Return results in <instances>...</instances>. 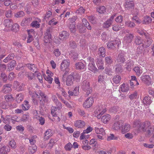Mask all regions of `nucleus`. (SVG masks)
<instances>
[{"instance_id":"c85d7f7f","label":"nucleus","mask_w":154,"mask_h":154,"mask_svg":"<svg viewBox=\"0 0 154 154\" xmlns=\"http://www.w3.org/2000/svg\"><path fill=\"white\" fill-rule=\"evenodd\" d=\"M110 119V116L109 114H106L102 116L101 120L104 123H105L108 122Z\"/></svg>"},{"instance_id":"603ef678","label":"nucleus","mask_w":154,"mask_h":154,"mask_svg":"<svg viewBox=\"0 0 154 154\" xmlns=\"http://www.w3.org/2000/svg\"><path fill=\"white\" fill-rule=\"evenodd\" d=\"M106 10V8L103 6L100 7L97 9V11L100 14L103 13Z\"/></svg>"},{"instance_id":"5fc2aeb1","label":"nucleus","mask_w":154,"mask_h":154,"mask_svg":"<svg viewBox=\"0 0 154 154\" xmlns=\"http://www.w3.org/2000/svg\"><path fill=\"white\" fill-rule=\"evenodd\" d=\"M26 75L29 80H31L34 78L35 74L34 73H29L26 74Z\"/></svg>"},{"instance_id":"ea45409f","label":"nucleus","mask_w":154,"mask_h":154,"mask_svg":"<svg viewBox=\"0 0 154 154\" xmlns=\"http://www.w3.org/2000/svg\"><path fill=\"white\" fill-rule=\"evenodd\" d=\"M24 12L22 11H20L14 14V17L17 18L23 17L25 15Z\"/></svg>"},{"instance_id":"6e6552de","label":"nucleus","mask_w":154,"mask_h":154,"mask_svg":"<svg viewBox=\"0 0 154 154\" xmlns=\"http://www.w3.org/2000/svg\"><path fill=\"white\" fill-rule=\"evenodd\" d=\"M134 37L133 34L129 33L126 34L124 38L123 42L126 44L131 43Z\"/></svg>"},{"instance_id":"052dcab7","label":"nucleus","mask_w":154,"mask_h":154,"mask_svg":"<svg viewBox=\"0 0 154 154\" xmlns=\"http://www.w3.org/2000/svg\"><path fill=\"white\" fill-rule=\"evenodd\" d=\"M89 144L91 145H92L94 147H96L98 146L97 143L95 139H91L90 141Z\"/></svg>"},{"instance_id":"4d7b16f0","label":"nucleus","mask_w":154,"mask_h":154,"mask_svg":"<svg viewBox=\"0 0 154 154\" xmlns=\"http://www.w3.org/2000/svg\"><path fill=\"white\" fill-rule=\"evenodd\" d=\"M152 21V19L149 17L146 16L144 17V22L145 23L149 24Z\"/></svg>"},{"instance_id":"79ce46f5","label":"nucleus","mask_w":154,"mask_h":154,"mask_svg":"<svg viewBox=\"0 0 154 154\" xmlns=\"http://www.w3.org/2000/svg\"><path fill=\"white\" fill-rule=\"evenodd\" d=\"M125 24L126 26L131 28L134 27L135 26L134 23L131 21H126Z\"/></svg>"},{"instance_id":"1a4fd4ad","label":"nucleus","mask_w":154,"mask_h":154,"mask_svg":"<svg viewBox=\"0 0 154 154\" xmlns=\"http://www.w3.org/2000/svg\"><path fill=\"white\" fill-rule=\"evenodd\" d=\"M94 103V100L92 97H89L85 100L83 104V107L85 108L90 107Z\"/></svg>"},{"instance_id":"473e14b6","label":"nucleus","mask_w":154,"mask_h":154,"mask_svg":"<svg viewBox=\"0 0 154 154\" xmlns=\"http://www.w3.org/2000/svg\"><path fill=\"white\" fill-rule=\"evenodd\" d=\"M96 64L99 69H104L103 63L102 60L97 59L96 61Z\"/></svg>"},{"instance_id":"c9c22d12","label":"nucleus","mask_w":154,"mask_h":154,"mask_svg":"<svg viewBox=\"0 0 154 154\" xmlns=\"http://www.w3.org/2000/svg\"><path fill=\"white\" fill-rule=\"evenodd\" d=\"M9 107V104L7 102L3 101L0 103V107L2 109H8Z\"/></svg>"},{"instance_id":"09e8293b","label":"nucleus","mask_w":154,"mask_h":154,"mask_svg":"<svg viewBox=\"0 0 154 154\" xmlns=\"http://www.w3.org/2000/svg\"><path fill=\"white\" fill-rule=\"evenodd\" d=\"M144 48H145L144 44H142V45L139 46L137 49V54H141Z\"/></svg>"},{"instance_id":"20e7f679","label":"nucleus","mask_w":154,"mask_h":154,"mask_svg":"<svg viewBox=\"0 0 154 154\" xmlns=\"http://www.w3.org/2000/svg\"><path fill=\"white\" fill-rule=\"evenodd\" d=\"M127 60L126 54L124 51H122L118 55L116 59L117 62L121 63H124Z\"/></svg>"},{"instance_id":"864d4df0","label":"nucleus","mask_w":154,"mask_h":154,"mask_svg":"<svg viewBox=\"0 0 154 154\" xmlns=\"http://www.w3.org/2000/svg\"><path fill=\"white\" fill-rule=\"evenodd\" d=\"M105 61L107 64H111L113 62V60L110 56L106 57L105 58Z\"/></svg>"},{"instance_id":"3c124183","label":"nucleus","mask_w":154,"mask_h":154,"mask_svg":"<svg viewBox=\"0 0 154 154\" xmlns=\"http://www.w3.org/2000/svg\"><path fill=\"white\" fill-rule=\"evenodd\" d=\"M116 66V71L117 72H122V66L121 64H117Z\"/></svg>"},{"instance_id":"13d9d810","label":"nucleus","mask_w":154,"mask_h":154,"mask_svg":"<svg viewBox=\"0 0 154 154\" xmlns=\"http://www.w3.org/2000/svg\"><path fill=\"white\" fill-rule=\"evenodd\" d=\"M9 145L12 149H15L16 147V143L14 140H11L9 141Z\"/></svg>"},{"instance_id":"a878e982","label":"nucleus","mask_w":154,"mask_h":154,"mask_svg":"<svg viewBox=\"0 0 154 154\" xmlns=\"http://www.w3.org/2000/svg\"><path fill=\"white\" fill-rule=\"evenodd\" d=\"M120 88L122 92H127L129 90V87L128 85L123 83L121 85Z\"/></svg>"},{"instance_id":"bf43d9fd","label":"nucleus","mask_w":154,"mask_h":154,"mask_svg":"<svg viewBox=\"0 0 154 154\" xmlns=\"http://www.w3.org/2000/svg\"><path fill=\"white\" fill-rule=\"evenodd\" d=\"M79 32L80 33H83L85 32L86 28L82 24H79Z\"/></svg>"},{"instance_id":"a211bd4d","label":"nucleus","mask_w":154,"mask_h":154,"mask_svg":"<svg viewBox=\"0 0 154 154\" xmlns=\"http://www.w3.org/2000/svg\"><path fill=\"white\" fill-rule=\"evenodd\" d=\"M74 81L73 75H72V74L69 75H68L66 81V85L68 86L72 85L73 84Z\"/></svg>"},{"instance_id":"c756f323","label":"nucleus","mask_w":154,"mask_h":154,"mask_svg":"<svg viewBox=\"0 0 154 154\" xmlns=\"http://www.w3.org/2000/svg\"><path fill=\"white\" fill-rule=\"evenodd\" d=\"M37 149V146L35 145H32L29 146V151L30 154H33L35 153Z\"/></svg>"},{"instance_id":"338daca9","label":"nucleus","mask_w":154,"mask_h":154,"mask_svg":"<svg viewBox=\"0 0 154 154\" xmlns=\"http://www.w3.org/2000/svg\"><path fill=\"white\" fill-rule=\"evenodd\" d=\"M105 79V77L104 75H100L98 77V82L100 83L102 82Z\"/></svg>"},{"instance_id":"a19ab883","label":"nucleus","mask_w":154,"mask_h":154,"mask_svg":"<svg viewBox=\"0 0 154 154\" xmlns=\"http://www.w3.org/2000/svg\"><path fill=\"white\" fill-rule=\"evenodd\" d=\"M99 53L100 54L102 57H104L105 56L106 50L103 47L100 48L99 49Z\"/></svg>"},{"instance_id":"ddd939ff","label":"nucleus","mask_w":154,"mask_h":154,"mask_svg":"<svg viewBox=\"0 0 154 154\" xmlns=\"http://www.w3.org/2000/svg\"><path fill=\"white\" fill-rule=\"evenodd\" d=\"M44 40L45 43H50L51 41V35L49 30H48L45 34Z\"/></svg>"},{"instance_id":"680f3d73","label":"nucleus","mask_w":154,"mask_h":154,"mask_svg":"<svg viewBox=\"0 0 154 154\" xmlns=\"http://www.w3.org/2000/svg\"><path fill=\"white\" fill-rule=\"evenodd\" d=\"M72 147V145L70 143H68L64 147L66 151H70Z\"/></svg>"},{"instance_id":"a18cd8bd","label":"nucleus","mask_w":154,"mask_h":154,"mask_svg":"<svg viewBox=\"0 0 154 154\" xmlns=\"http://www.w3.org/2000/svg\"><path fill=\"white\" fill-rule=\"evenodd\" d=\"M85 11V9L83 7H81L76 10L75 13L78 15H81L84 13Z\"/></svg>"},{"instance_id":"aec40b11","label":"nucleus","mask_w":154,"mask_h":154,"mask_svg":"<svg viewBox=\"0 0 154 154\" xmlns=\"http://www.w3.org/2000/svg\"><path fill=\"white\" fill-rule=\"evenodd\" d=\"M32 20V18H25L22 20L21 25L22 26H26L28 25Z\"/></svg>"},{"instance_id":"6e6d98bb","label":"nucleus","mask_w":154,"mask_h":154,"mask_svg":"<svg viewBox=\"0 0 154 154\" xmlns=\"http://www.w3.org/2000/svg\"><path fill=\"white\" fill-rule=\"evenodd\" d=\"M70 55L74 59H76L78 58V54L77 52L72 51H71Z\"/></svg>"},{"instance_id":"2f4dec72","label":"nucleus","mask_w":154,"mask_h":154,"mask_svg":"<svg viewBox=\"0 0 154 154\" xmlns=\"http://www.w3.org/2000/svg\"><path fill=\"white\" fill-rule=\"evenodd\" d=\"M143 40L139 36H136L134 38V42L137 45H142L143 44L142 43Z\"/></svg>"},{"instance_id":"72a5a7b5","label":"nucleus","mask_w":154,"mask_h":154,"mask_svg":"<svg viewBox=\"0 0 154 154\" xmlns=\"http://www.w3.org/2000/svg\"><path fill=\"white\" fill-rule=\"evenodd\" d=\"M121 79V78L120 76L116 75L113 76L112 80L116 84H118L120 83Z\"/></svg>"},{"instance_id":"4c0bfd02","label":"nucleus","mask_w":154,"mask_h":154,"mask_svg":"<svg viewBox=\"0 0 154 154\" xmlns=\"http://www.w3.org/2000/svg\"><path fill=\"white\" fill-rule=\"evenodd\" d=\"M19 25L17 23H15L13 25H12L11 27V30L14 32H17L19 30Z\"/></svg>"},{"instance_id":"f03ea898","label":"nucleus","mask_w":154,"mask_h":154,"mask_svg":"<svg viewBox=\"0 0 154 154\" xmlns=\"http://www.w3.org/2000/svg\"><path fill=\"white\" fill-rule=\"evenodd\" d=\"M70 65L69 60L68 59L63 60L61 64L60 69L62 71L65 72V75H66L69 71V66Z\"/></svg>"},{"instance_id":"423d86ee","label":"nucleus","mask_w":154,"mask_h":154,"mask_svg":"<svg viewBox=\"0 0 154 154\" xmlns=\"http://www.w3.org/2000/svg\"><path fill=\"white\" fill-rule=\"evenodd\" d=\"M124 7L127 10H130L133 9L134 7V3L133 0H125Z\"/></svg>"},{"instance_id":"37998d69","label":"nucleus","mask_w":154,"mask_h":154,"mask_svg":"<svg viewBox=\"0 0 154 154\" xmlns=\"http://www.w3.org/2000/svg\"><path fill=\"white\" fill-rule=\"evenodd\" d=\"M23 99V96L21 93H20L16 95V100L18 103H20Z\"/></svg>"},{"instance_id":"9b49d317","label":"nucleus","mask_w":154,"mask_h":154,"mask_svg":"<svg viewBox=\"0 0 154 154\" xmlns=\"http://www.w3.org/2000/svg\"><path fill=\"white\" fill-rule=\"evenodd\" d=\"M69 33L68 32L63 31L60 33L59 38L60 40H64L67 39L69 37Z\"/></svg>"},{"instance_id":"39448f33","label":"nucleus","mask_w":154,"mask_h":154,"mask_svg":"<svg viewBox=\"0 0 154 154\" xmlns=\"http://www.w3.org/2000/svg\"><path fill=\"white\" fill-rule=\"evenodd\" d=\"M120 43V41L118 39H116L113 41H111L107 43V47L109 49H113L116 48V45H119Z\"/></svg>"},{"instance_id":"b1692460","label":"nucleus","mask_w":154,"mask_h":154,"mask_svg":"<svg viewBox=\"0 0 154 154\" xmlns=\"http://www.w3.org/2000/svg\"><path fill=\"white\" fill-rule=\"evenodd\" d=\"M88 69L91 71L96 73L97 72V69L95 65V63H89L88 65Z\"/></svg>"},{"instance_id":"f8f14e48","label":"nucleus","mask_w":154,"mask_h":154,"mask_svg":"<svg viewBox=\"0 0 154 154\" xmlns=\"http://www.w3.org/2000/svg\"><path fill=\"white\" fill-rule=\"evenodd\" d=\"M123 123V121L121 120H120L114 123L112 126V128L114 130H118L122 125Z\"/></svg>"},{"instance_id":"cd10ccee","label":"nucleus","mask_w":154,"mask_h":154,"mask_svg":"<svg viewBox=\"0 0 154 154\" xmlns=\"http://www.w3.org/2000/svg\"><path fill=\"white\" fill-rule=\"evenodd\" d=\"M143 103L146 106L149 105L152 102L150 98L147 96L145 97L143 100Z\"/></svg>"},{"instance_id":"0eeeda50","label":"nucleus","mask_w":154,"mask_h":154,"mask_svg":"<svg viewBox=\"0 0 154 154\" xmlns=\"http://www.w3.org/2000/svg\"><path fill=\"white\" fill-rule=\"evenodd\" d=\"M140 78L141 80L146 85H149L151 84V79L149 75H143Z\"/></svg>"},{"instance_id":"bb28decb","label":"nucleus","mask_w":154,"mask_h":154,"mask_svg":"<svg viewBox=\"0 0 154 154\" xmlns=\"http://www.w3.org/2000/svg\"><path fill=\"white\" fill-rule=\"evenodd\" d=\"M30 107L28 101L25 100L24 103L21 105V108L24 111L28 110Z\"/></svg>"},{"instance_id":"e2e57ef3","label":"nucleus","mask_w":154,"mask_h":154,"mask_svg":"<svg viewBox=\"0 0 154 154\" xmlns=\"http://www.w3.org/2000/svg\"><path fill=\"white\" fill-rule=\"evenodd\" d=\"M112 23L108 20L103 24V27L104 28H108L112 24Z\"/></svg>"},{"instance_id":"9d476101","label":"nucleus","mask_w":154,"mask_h":154,"mask_svg":"<svg viewBox=\"0 0 154 154\" xmlns=\"http://www.w3.org/2000/svg\"><path fill=\"white\" fill-rule=\"evenodd\" d=\"M85 125V122L82 120H78L75 121L74 122L75 126L79 128H83L84 127Z\"/></svg>"},{"instance_id":"7ed1b4c3","label":"nucleus","mask_w":154,"mask_h":154,"mask_svg":"<svg viewBox=\"0 0 154 154\" xmlns=\"http://www.w3.org/2000/svg\"><path fill=\"white\" fill-rule=\"evenodd\" d=\"M150 122L149 121H145L143 122H140L139 125L137 126L138 132H144L146 130V128L150 126Z\"/></svg>"},{"instance_id":"f3484780","label":"nucleus","mask_w":154,"mask_h":154,"mask_svg":"<svg viewBox=\"0 0 154 154\" xmlns=\"http://www.w3.org/2000/svg\"><path fill=\"white\" fill-rule=\"evenodd\" d=\"M147 129L146 131V135L147 137H150L154 132V126L151 125L150 123V126L147 127Z\"/></svg>"},{"instance_id":"69168bd1","label":"nucleus","mask_w":154,"mask_h":154,"mask_svg":"<svg viewBox=\"0 0 154 154\" xmlns=\"http://www.w3.org/2000/svg\"><path fill=\"white\" fill-rule=\"evenodd\" d=\"M78 112L80 115L84 117H86L88 115V114L86 113L84 110L81 109H79L78 110Z\"/></svg>"},{"instance_id":"49530a36","label":"nucleus","mask_w":154,"mask_h":154,"mask_svg":"<svg viewBox=\"0 0 154 154\" xmlns=\"http://www.w3.org/2000/svg\"><path fill=\"white\" fill-rule=\"evenodd\" d=\"M72 75H73V77L74 80L75 79L77 81H79L80 80L81 74L78 73H73Z\"/></svg>"},{"instance_id":"393cba45","label":"nucleus","mask_w":154,"mask_h":154,"mask_svg":"<svg viewBox=\"0 0 154 154\" xmlns=\"http://www.w3.org/2000/svg\"><path fill=\"white\" fill-rule=\"evenodd\" d=\"M27 66L28 69L33 72L36 73L37 72V69L35 65L29 63L27 64Z\"/></svg>"},{"instance_id":"0e129e2a","label":"nucleus","mask_w":154,"mask_h":154,"mask_svg":"<svg viewBox=\"0 0 154 154\" xmlns=\"http://www.w3.org/2000/svg\"><path fill=\"white\" fill-rule=\"evenodd\" d=\"M6 17L8 18H11L12 15V11L11 10H9L6 11L5 13Z\"/></svg>"},{"instance_id":"7c9ffc66","label":"nucleus","mask_w":154,"mask_h":154,"mask_svg":"<svg viewBox=\"0 0 154 154\" xmlns=\"http://www.w3.org/2000/svg\"><path fill=\"white\" fill-rule=\"evenodd\" d=\"M136 74L138 76H140L142 73L143 71L142 68L138 66H135L133 69Z\"/></svg>"},{"instance_id":"8fccbe9b","label":"nucleus","mask_w":154,"mask_h":154,"mask_svg":"<svg viewBox=\"0 0 154 154\" xmlns=\"http://www.w3.org/2000/svg\"><path fill=\"white\" fill-rule=\"evenodd\" d=\"M31 25L33 27H35L36 28H39L40 25L39 22L36 20L33 21Z\"/></svg>"},{"instance_id":"2eb2a0df","label":"nucleus","mask_w":154,"mask_h":154,"mask_svg":"<svg viewBox=\"0 0 154 154\" xmlns=\"http://www.w3.org/2000/svg\"><path fill=\"white\" fill-rule=\"evenodd\" d=\"M1 146H0V147ZM10 151V148L8 146H3L0 148V154H7V152Z\"/></svg>"},{"instance_id":"774afa93","label":"nucleus","mask_w":154,"mask_h":154,"mask_svg":"<svg viewBox=\"0 0 154 154\" xmlns=\"http://www.w3.org/2000/svg\"><path fill=\"white\" fill-rule=\"evenodd\" d=\"M5 98L6 100L8 101H12L13 99L11 95L8 94L6 95L5 96Z\"/></svg>"},{"instance_id":"4468645a","label":"nucleus","mask_w":154,"mask_h":154,"mask_svg":"<svg viewBox=\"0 0 154 154\" xmlns=\"http://www.w3.org/2000/svg\"><path fill=\"white\" fill-rule=\"evenodd\" d=\"M11 85L9 84H7L4 85L3 87L2 91L5 93L7 94L11 91Z\"/></svg>"},{"instance_id":"6ab92c4d","label":"nucleus","mask_w":154,"mask_h":154,"mask_svg":"<svg viewBox=\"0 0 154 154\" xmlns=\"http://www.w3.org/2000/svg\"><path fill=\"white\" fill-rule=\"evenodd\" d=\"M3 24L6 28H11L13 24V21L12 19L5 20L3 22Z\"/></svg>"},{"instance_id":"4be33fe9","label":"nucleus","mask_w":154,"mask_h":154,"mask_svg":"<svg viewBox=\"0 0 154 154\" xmlns=\"http://www.w3.org/2000/svg\"><path fill=\"white\" fill-rule=\"evenodd\" d=\"M130 125L128 123H125L124 126L122 127V134H124L128 132L130 129Z\"/></svg>"},{"instance_id":"58836bf2","label":"nucleus","mask_w":154,"mask_h":154,"mask_svg":"<svg viewBox=\"0 0 154 154\" xmlns=\"http://www.w3.org/2000/svg\"><path fill=\"white\" fill-rule=\"evenodd\" d=\"M14 56V54H10L3 60V61L5 63H7L11 60L13 59Z\"/></svg>"},{"instance_id":"de8ad7c7","label":"nucleus","mask_w":154,"mask_h":154,"mask_svg":"<svg viewBox=\"0 0 154 154\" xmlns=\"http://www.w3.org/2000/svg\"><path fill=\"white\" fill-rule=\"evenodd\" d=\"M134 64L133 61L132 60H130L129 62L127 63L126 68L127 69L129 70L133 66Z\"/></svg>"},{"instance_id":"5701e85b","label":"nucleus","mask_w":154,"mask_h":154,"mask_svg":"<svg viewBox=\"0 0 154 154\" xmlns=\"http://www.w3.org/2000/svg\"><path fill=\"white\" fill-rule=\"evenodd\" d=\"M75 68L77 69L84 70L85 69V64L81 62L76 63L75 64Z\"/></svg>"},{"instance_id":"f257e3e1","label":"nucleus","mask_w":154,"mask_h":154,"mask_svg":"<svg viewBox=\"0 0 154 154\" xmlns=\"http://www.w3.org/2000/svg\"><path fill=\"white\" fill-rule=\"evenodd\" d=\"M82 88L86 92L87 96H88L92 92L91 88L90 87L89 82L86 80L82 82Z\"/></svg>"},{"instance_id":"412c9836","label":"nucleus","mask_w":154,"mask_h":154,"mask_svg":"<svg viewBox=\"0 0 154 154\" xmlns=\"http://www.w3.org/2000/svg\"><path fill=\"white\" fill-rule=\"evenodd\" d=\"M53 132L51 129L47 130L44 133V139L45 140L48 139L53 135Z\"/></svg>"},{"instance_id":"dca6fc26","label":"nucleus","mask_w":154,"mask_h":154,"mask_svg":"<svg viewBox=\"0 0 154 154\" xmlns=\"http://www.w3.org/2000/svg\"><path fill=\"white\" fill-rule=\"evenodd\" d=\"M145 38L146 39V42L145 44H144V47L145 48H147L152 44L153 40L149 37V34L148 35H146Z\"/></svg>"},{"instance_id":"e433bc0d","label":"nucleus","mask_w":154,"mask_h":154,"mask_svg":"<svg viewBox=\"0 0 154 154\" xmlns=\"http://www.w3.org/2000/svg\"><path fill=\"white\" fill-rule=\"evenodd\" d=\"M16 61L14 60H12L8 65V68L9 71H11L13 69L16 65Z\"/></svg>"},{"instance_id":"c03bdc74","label":"nucleus","mask_w":154,"mask_h":154,"mask_svg":"<svg viewBox=\"0 0 154 154\" xmlns=\"http://www.w3.org/2000/svg\"><path fill=\"white\" fill-rule=\"evenodd\" d=\"M58 23V21L57 20L56 18H54L49 21L48 24L49 25L51 26H54L56 25Z\"/></svg>"},{"instance_id":"f704fd0d","label":"nucleus","mask_w":154,"mask_h":154,"mask_svg":"<svg viewBox=\"0 0 154 154\" xmlns=\"http://www.w3.org/2000/svg\"><path fill=\"white\" fill-rule=\"evenodd\" d=\"M96 133L97 134H101L102 135H105V133L104 129L103 128H99L97 127L95 128Z\"/></svg>"}]
</instances>
